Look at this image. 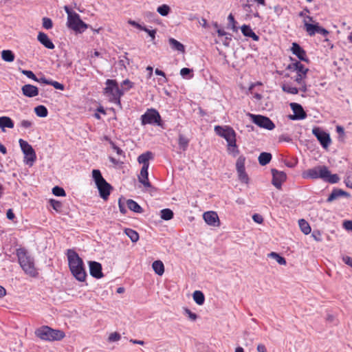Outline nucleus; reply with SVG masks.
<instances>
[{
  "label": "nucleus",
  "instance_id": "16",
  "mask_svg": "<svg viewBox=\"0 0 352 352\" xmlns=\"http://www.w3.org/2000/svg\"><path fill=\"white\" fill-rule=\"evenodd\" d=\"M23 96L28 98H33L38 95L39 91L37 87L31 84H26L21 87Z\"/></svg>",
  "mask_w": 352,
  "mask_h": 352
},
{
  "label": "nucleus",
  "instance_id": "9",
  "mask_svg": "<svg viewBox=\"0 0 352 352\" xmlns=\"http://www.w3.org/2000/svg\"><path fill=\"white\" fill-rule=\"evenodd\" d=\"M329 173V170L325 166H318L307 170L302 173L303 178L318 179L325 178Z\"/></svg>",
  "mask_w": 352,
  "mask_h": 352
},
{
  "label": "nucleus",
  "instance_id": "23",
  "mask_svg": "<svg viewBox=\"0 0 352 352\" xmlns=\"http://www.w3.org/2000/svg\"><path fill=\"white\" fill-rule=\"evenodd\" d=\"M168 43L173 50L177 51L181 53L185 52L184 45L178 41H177L176 39L173 38H170L168 39Z\"/></svg>",
  "mask_w": 352,
  "mask_h": 352
},
{
  "label": "nucleus",
  "instance_id": "20",
  "mask_svg": "<svg viewBox=\"0 0 352 352\" xmlns=\"http://www.w3.org/2000/svg\"><path fill=\"white\" fill-rule=\"evenodd\" d=\"M148 166H142L140 170V175L138 176V179L140 183H142L145 187H151V184L148 180Z\"/></svg>",
  "mask_w": 352,
  "mask_h": 352
},
{
  "label": "nucleus",
  "instance_id": "54",
  "mask_svg": "<svg viewBox=\"0 0 352 352\" xmlns=\"http://www.w3.org/2000/svg\"><path fill=\"white\" fill-rule=\"evenodd\" d=\"M121 338V336L120 333L117 332L112 333L109 336V342H116L118 341Z\"/></svg>",
  "mask_w": 352,
  "mask_h": 352
},
{
  "label": "nucleus",
  "instance_id": "62",
  "mask_svg": "<svg viewBox=\"0 0 352 352\" xmlns=\"http://www.w3.org/2000/svg\"><path fill=\"white\" fill-rule=\"evenodd\" d=\"M20 125L21 127L25 129L30 128L32 125V123L30 120H23L21 122Z\"/></svg>",
  "mask_w": 352,
  "mask_h": 352
},
{
  "label": "nucleus",
  "instance_id": "18",
  "mask_svg": "<svg viewBox=\"0 0 352 352\" xmlns=\"http://www.w3.org/2000/svg\"><path fill=\"white\" fill-rule=\"evenodd\" d=\"M37 39L40 42V43H41L46 48L50 50L54 49L55 46L54 43L45 33L43 32H38Z\"/></svg>",
  "mask_w": 352,
  "mask_h": 352
},
{
  "label": "nucleus",
  "instance_id": "22",
  "mask_svg": "<svg viewBox=\"0 0 352 352\" xmlns=\"http://www.w3.org/2000/svg\"><path fill=\"white\" fill-rule=\"evenodd\" d=\"M153 158V154L151 151H146L138 157V162L142 164V166H149V160Z\"/></svg>",
  "mask_w": 352,
  "mask_h": 352
},
{
  "label": "nucleus",
  "instance_id": "40",
  "mask_svg": "<svg viewBox=\"0 0 352 352\" xmlns=\"http://www.w3.org/2000/svg\"><path fill=\"white\" fill-rule=\"evenodd\" d=\"M245 157L243 155H241L238 157L236 162V171L245 170Z\"/></svg>",
  "mask_w": 352,
  "mask_h": 352
},
{
  "label": "nucleus",
  "instance_id": "44",
  "mask_svg": "<svg viewBox=\"0 0 352 352\" xmlns=\"http://www.w3.org/2000/svg\"><path fill=\"white\" fill-rule=\"evenodd\" d=\"M283 90L285 92H287L288 94H297L298 93V89L294 87H292L288 84L283 85L282 87Z\"/></svg>",
  "mask_w": 352,
  "mask_h": 352
},
{
  "label": "nucleus",
  "instance_id": "50",
  "mask_svg": "<svg viewBox=\"0 0 352 352\" xmlns=\"http://www.w3.org/2000/svg\"><path fill=\"white\" fill-rule=\"evenodd\" d=\"M133 86V82H131L129 80L126 79L123 80L122 83V90L128 91L129 89L132 88Z\"/></svg>",
  "mask_w": 352,
  "mask_h": 352
},
{
  "label": "nucleus",
  "instance_id": "33",
  "mask_svg": "<svg viewBox=\"0 0 352 352\" xmlns=\"http://www.w3.org/2000/svg\"><path fill=\"white\" fill-rule=\"evenodd\" d=\"M36 115L40 118H45L48 114L47 108L43 105H38L34 108Z\"/></svg>",
  "mask_w": 352,
  "mask_h": 352
},
{
  "label": "nucleus",
  "instance_id": "5",
  "mask_svg": "<svg viewBox=\"0 0 352 352\" xmlns=\"http://www.w3.org/2000/svg\"><path fill=\"white\" fill-rule=\"evenodd\" d=\"M106 85L104 92L111 96L110 100L116 104H120V97L124 94V90L119 88L115 80H107Z\"/></svg>",
  "mask_w": 352,
  "mask_h": 352
},
{
  "label": "nucleus",
  "instance_id": "31",
  "mask_svg": "<svg viewBox=\"0 0 352 352\" xmlns=\"http://www.w3.org/2000/svg\"><path fill=\"white\" fill-rule=\"evenodd\" d=\"M272 160V155L270 153L263 152L258 156V162L261 166H265L270 163Z\"/></svg>",
  "mask_w": 352,
  "mask_h": 352
},
{
  "label": "nucleus",
  "instance_id": "17",
  "mask_svg": "<svg viewBox=\"0 0 352 352\" xmlns=\"http://www.w3.org/2000/svg\"><path fill=\"white\" fill-rule=\"evenodd\" d=\"M292 53L296 55L300 60L308 62L309 60L306 55V52L297 43H293L291 48Z\"/></svg>",
  "mask_w": 352,
  "mask_h": 352
},
{
  "label": "nucleus",
  "instance_id": "1",
  "mask_svg": "<svg viewBox=\"0 0 352 352\" xmlns=\"http://www.w3.org/2000/svg\"><path fill=\"white\" fill-rule=\"evenodd\" d=\"M67 256L69 267L74 278L80 282H84L87 273L84 267L83 261L74 250H67Z\"/></svg>",
  "mask_w": 352,
  "mask_h": 352
},
{
  "label": "nucleus",
  "instance_id": "45",
  "mask_svg": "<svg viewBox=\"0 0 352 352\" xmlns=\"http://www.w3.org/2000/svg\"><path fill=\"white\" fill-rule=\"evenodd\" d=\"M50 203L54 210H55L58 212H61L63 204L60 201L55 199H50Z\"/></svg>",
  "mask_w": 352,
  "mask_h": 352
},
{
  "label": "nucleus",
  "instance_id": "60",
  "mask_svg": "<svg viewBox=\"0 0 352 352\" xmlns=\"http://www.w3.org/2000/svg\"><path fill=\"white\" fill-rule=\"evenodd\" d=\"M144 29L146 30L144 31L148 33V34L151 36V41L154 42V40L155 38L156 30H149L146 27Z\"/></svg>",
  "mask_w": 352,
  "mask_h": 352
},
{
  "label": "nucleus",
  "instance_id": "61",
  "mask_svg": "<svg viewBox=\"0 0 352 352\" xmlns=\"http://www.w3.org/2000/svg\"><path fill=\"white\" fill-rule=\"evenodd\" d=\"M217 34L219 36H226V39L231 40V35L226 32L223 30L217 29Z\"/></svg>",
  "mask_w": 352,
  "mask_h": 352
},
{
  "label": "nucleus",
  "instance_id": "24",
  "mask_svg": "<svg viewBox=\"0 0 352 352\" xmlns=\"http://www.w3.org/2000/svg\"><path fill=\"white\" fill-rule=\"evenodd\" d=\"M242 34L247 37L252 38L254 41H257L259 39L257 36L249 25H243L241 28Z\"/></svg>",
  "mask_w": 352,
  "mask_h": 352
},
{
  "label": "nucleus",
  "instance_id": "8",
  "mask_svg": "<svg viewBox=\"0 0 352 352\" xmlns=\"http://www.w3.org/2000/svg\"><path fill=\"white\" fill-rule=\"evenodd\" d=\"M67 25L76 33H82L89 28V25L81 20L78 14H74L72 17L68 19Z\"/></svg>",
  "mask_w": 352,
  "mask_h": 352
},
{
  "label": "nucleus",
  "instance_id": "38",
  "mask_svg": "<svg viewBox=\"0 0 352 352\" xmlns=\"http://www.w3.org/2000/svg\"><path fill=\"white\" fill-rule=\"evenodd\" d=\"M268 256L274 258L280 265H286L287 263L285 258L276 252H272L268 254Z\"/></svg>",
  "mask_w": 352,
  "mask_h": 352
},
{
  "label": "nucleus",
  "instance_id": "7",
  "mask_svg": "<svg viewBox=\"0 0 352 352\" xmlns=\"http://www.w3.org/2000/svg\"><path fill=\"white\" fill-rule=\"evenodd\" d=\"M214 131L218 135L226 140L228 146H232L231 144H234V142H236V133L232 127L229 126H215Z\"/></svg>",
  "mask_w": 352,
  "mask_h": 352
},
{
  "label": "nucleus",
  "instance_id": "37",
  "mask_svg": "<svg viewBox=\"0 0 352 352\" xmlns=\"http://www.w3.org/2000/svg\"><path fill=\"white\" fill-rule=\"evenodd\" d=\"M125 234L130 238L132 242H137L139 239L138 233L132 229H125Z\"/></svg>",
  "mask_w": 352,
  "mask_h": 352
},
{
  "label": "nucleus",
  "instance_id": "30",
  "mask_svg": "<svg viewBox=\"0 0 352 352\" xmlns=\"http://www.w3.org/2000/svg\"><path fill=\"white\" fill-rule=\"evenodd\" d=\"M127 207L132 211L137 213H142L143 210L141 206L133 199H128L126 201Z\"/></svg>",
  "mask_w": 352,
  "mask_h": 352
},
{
  "label": "nucleus",
  "instance_id": "28",
  "mask_svg": "<svg viewBox=\"0 0 352 352\" xmlns=\"http://www.w3.org/2000/svg\"><path fill=\"white\" fill-rule=\"evenodd\" d=\"M189 139L186 137L184 135L179 133V138H178V144L179 146V148L182 149L183 151H186L188 144H189Z\"/></svg>",
  "mask_w": 352,
  "mask_h": 352
},
{
  "label": "nucleus",
  "instance_id": "55",
  "mask_svg": "<svg viewBox=\"0 0 352 352\" xmlns=\"http://www.w3.org/2000/svg\"><path fill=\"white\" fill-rule=\"evenodd\" d=\"M128 23L140 30H142V31L146 30L144 29L146 28L145 26L142 25L141 24L138 23V22H136L133 20H131V19L129 20Z\"/></svg>",
  "mask_w": 352,
  "mask_h": 352
},
{
  "label": "nucleus",
  "instance_id": "12",
  "mask_svg": "<svg viewBox=\"0 0 352 352\" xmlns=\"http://www.w3.org/2000/svg\"><path fill=\"white\" fill-rule=\"evenodd\" d=\"M290 107L294 112V115L289 116L292 120H303L307 118V113L301 104L296 102L290 103Z\"/></svg>",
  "mask_w": 352,
  "mask_h": 352
},
{
  "label": "nucleus",
  "instance_id": "48",
  "mask_svg": "<svg viewBox=\"0 0 352 352\" xmlns=\"http://www.w3.org/2000/svg\"><path fill=\"white\" fill-rule=\"evenodd\" d=\"M232 146H228V151L230 154H232L234 157H236L239 153V150L236 145V143L231 144Z\"/></svg>",
  "mask_w": 352,
  "mask_h": 352
},
{
  "label": "nucleus",
  "instance_id": "52",
  "mask_svg": "<svg viewBox=\"0 0 352 352\" xmlns=\"http://www.w3.org/2000/svg\"><path fill=\"white\" fill-rule=\"evenodd\" d=\"M110 144L118 155H122L124 158L125 157L124 153L120 148L117 146L112 141H110Z\"/></svg>",
  "mask_w": 352,
  "mask_h": 352
},
{
  "label": "nucleus",
  "instance_id": "3",
  "mask_svg": "<svg viewBox=\"0 0 352 352\" xmlns=\"http://www.w3.org/2000/svg\"><path fill=\"white\" fill-rule=\"evenodd\" d=\"M35 335L43 340L50 342L60 340L65 336L63 331L54 329L48 326H43L36 329Z\"/></svg>",
  "mask_w": 352,
  "mask_h": 352
},
{
  "label": "nucleus",
  "instance_id": "42",
  "mask_svg": "<svg viewBox=\"0 0 352 352\" xmlns=\"http://www.w3.org/2000/svg\"><path fill=\"white\" fill-rule=\"evenodd\" d=\"M33 154H26L25 155V162L26 164L29 166H32L33 163L35 162L36 159V153L33 151Z\"/></svg>",
  "mask_w": 352,
  "mask_h": 352
},
{
  "label": "nucleus",
  "instance_id": "21",
  "mask_svg": "<svg viewBox=\"0 0 352 352\" xmlns=\"http://www.w3.org/2000/svg\"><path fill=\"white\" fill-rule=\"evenodd\" d=\"M342 196H345V197H349L350 196V195L347 192H346L342 189H339V188L333 189V191L331 192V193L330 194V195L329 196V197L327 198V201L331 202Z\"/></svg>",
  "mask_w": 352,
  "mask_h": 352
},
{
  "label": "nucleus",
  "instance_id": "43",
  "mask_svg": "<svg viewBox=\"0 0 352 352\" xmlns=\"http://www.w3.org/2000/svg\"><path fill=\"white\" fill-rule=\"evenodd\" d=\"M237 173H238L239 179L240 180L241 182L245 183V184H248L249 177L248 175V174L246 173L245 170H238Z\"/></svg>",
  "mask_w": 352,
  "mask_h": 352
},
{
  "label": "nucleus",
  "instance_id": "19",
  "mask_svg": "<svg viewBox=\"0 0 352 352\" xmlns=\"http://www.w3.org/2000/svg\"><path fill=\"white\" fill-rule=\"evenodd\" d=\"M305 30L307 34L310 36H314L316 33H318L320 25L318 23H309L307 20H303Z\"/></svg>",
  "mask_w": 352,
  "mask_h": 352
},
{
  "label": "nucleus",
  "instance_id": "34",
  "mask_svg": "<svg viewBox=\"0 0 352 352\" xmlns=\"http://www.w3.org/2000/svg\"><path fill=\"white\" fill-rule=\"evenodd\" d=\"M192 297L195 302L199 305H201L204 304L205 300V297L204 294L201 291H195L192 294Z\"/></svg>",
  "mask_w": 352,
  "mask_h": 352
},
{
  "label": "nucleus",
  "instance_id": "53",
  "mask_svg": "<svg viewBox=\"0 0 352 352\" xmlns=\"http://www.w3.org/2000/svg\"><path fill=\"white\" fill-rule=\"evenodd\" d=\"M344 183L347 187L352 188V172L348 173L346 174Z\"/></svg>",
  "mask_w": 352,
  "mask_h": 352
},
{
  "label": "nucleus",
  "instance_id": "39",
  "mask_svg": "<svg viewBox=\"0 0 352 352\" xmlns=\"http://www.w3.org/2000/svg\"><path fill=\"white\" fill-rule=\"evenodd\" d=\"M324 181L327 182L330 184H336L339 182L340 178L336 174H331L330 171L329 170V173L327 175V177L325 178L322 179Z\"/></svg>",
  "mask_w": 352,
  "mask_h": 352
},
{
  "label": "nucleus",
  "instance_id": "32",
  "mask_svg": "<svg viewBox=\"0 0 352 352\" xmlns=\"http://www.w3.org/2000/svg\"><path fill=\"white\" fill-rule=\"evenodd\" d=\"M1 58L4 61L12 62L14 60V54L11 50H5L1 52Z\"/></svg>",
  "mask_w": 352,
  "mask_h": 352
},
{
  "label": "nucleus",
  "instance_id": "15",
  "mask_svg": "<svg viewBox=\"0 0 352 352\" xmlns=\"http://www.w3.org/2000/svg\"><path fill=\"white\" fill-rule=\"evenodd\" d=\"M89 272L91 276L96 278H100L103 277L102 272V265L96 261H89Z\"/></svg>",
  "mask_w": 352,
  "mask_h": 352
},
{
  "label": "nucleus",
  "instance_id": "4",
  "mask_svg": "<svg viewBox=\"0 0 352 352\" xmlns=\"http://www.w3.org/2000/svg\"><path fill=\"white\" fill-rule=\"evenodd\" d=\"M92 177L99 190L100 196L104 200L107 199L112 186L103 178L99 170H93Z\"/></svg>",
  "mask_w": 352,
  "mask_h": 352
},
{
  "label": "nucleus",
  "instance_id": "36",
  "mask_svg": "<svg viewBox=\"0 0 352 352\" xmlns=\"http://www.w3.org/2000/svg\"><path fill=\"white\" fill-rule=\"evenodd\" d=\"M173 212L168 208L163 209L160 211V217L162 219L168 221L173 218Z\"/></svg>",
  "mask_w": 352,
  "mask_h": 352
},
{
  "label": "nucleus",
  "instance_id": "6",
  "mask_svg": "<svg viewBox=\"0 0 352 352\" xmlns=\"http://www.w3.org/2000/svg\"><path fill=\"white\" fill-rule=\"evenodd\" d=\"M141 123L142 125L156 124L162 126V122L159 112L155 109H148L141 116Z\"/></svg>",
  "mask_w": 352,
  "mask_h": 352
},
{
  "label": "nucleus",
  "instance_id": "59",
  "mask_svg": "<svg viewBox=\"0 0 352 352\" xmlns=\"http://www.w3.org/2000/svg\"><path fill=\"white\" fill-rule=\"evenodd\" d=\"M342 226L345 230L348 231H352V220L344 221L343 222Z\"/></svg>",
  "mask_w": 352,
  "mask_h": 352
},
{
  "label": "nucleus",
  "instance_id": "14",
  "mask_svg": "<svg viewBox=\"0 0 352 352\" xmlns=\"http://www.w3.org/2000/svg\"><path fill=\"white\" fill-rule=\"evenodd\" d=\"M203 218L206 223L211 226L217 227L220 225L218 214L214 211H208L204 213Z\"/></svg>",
  "mask_w": 352,
  "mask_h": 352
},
{
  "label": "nucleus",
  "instance_id": "47",
  "mask_svg": "<svg viewBox=\"0 0 352 352\" xmlns=\"http://www.w3.org/2000/svg\"><path fill=\"white\" fill-rule=\"evenodd\" d=\"M42 25L43 28L46 30L52 29L53 27V22L51 19L47 17H43L42 19Z\"/></svg>",
  "mask_w": 352,
  "mask_h": 352
},
{
  "label": "nucleus",
  "instance_id": "29",
  "mask_svg": "<svg viewBox=\"0 0 352 352\" xmlns=\"http://www.w3.org/2000/svg\"><path fill=\"white\" fill-rule=\"evenodd\" d=\"M154 272L159 276H162L164 272V265L161 261H155L152 264Z\"/></svg>",
  "mask_w": 352,
  "mask_h": 352
},
{
  "label": "nucleus",
  "instance_id": "51",
  "mask_svg": "<svg viewBox=\"0 0 352 352\" xmlns=\"http://www.w3.org/2000/svg\"><path fill=\"white\" fill-rule=\"evenodd\" d=\"M184 314L188 317V318L192 320L195 321L197 318V315L195 313H192L190 309L188 308L184 309Z\"/></svg>",
  "mask_w": 352,
  "mask_h": 352
},
{
  "label": "nucleus",
  "instance_id": "57",
  "mask_svg": "<svg viewBox=\"0 0 352 352\" xmlns=\"http://www.w3.org/2000/svg\"><path fill=\"white\" fill-rule=\"evenodd\" d=\"M50 85L53 86L55 89L58 90H63L65 87L63 84L57 82L50 80Z\"/></svg>",
  "mask_w": 352,
  "mask_h": 352
},
{
  "label": "nucleus",
  "instance_id": "35",
  "mask_svg": "<svg viewBox=\"0 0 352 352\" xmlns=\"http://www.w3.org/2000/svg\"><path fill=\"white\" fill-rule=\"evenodd\" d=\"M298 223H299V226H300V228L301 230V231L305 234H308L311 232V227L309 226V224L305 220V219H300L298 221Z\"/></svg>",
  "mask_w": 352,
  "mask_h": 352
},
{
  "label": "nucleus",
  "instance_id": "25",
  "mask_svg": "<svg viewBox=\"0 0 352 352\" xmlns=\"http://www.w3.org/2000/svg\"><path fill=\"white\" fill-rule=\"evenodd\" d=\"M289 69H293L296 71H297V74L301 73L304 74H307V72L309 71L308 68H306L304 65H302L299 61H296L295 63H292L288 67Z\"/></svg>",
  "mask_w": 352,
  "mask_h": 352
},
{
  "label": "nucleus",
  "instance_id": "10",
  "mask_svg": "<svg viewBox=\"0 0 352 352\" xmlns=\"http://www.w3.org/2000/svg\"><path fill=\"white\" fill-rule=\"evenodd\" d=\"M252 121L261 128L273 130L275 128L274 122L268 118L261 115L248 114Z\"/></svg>",
  "mask_w": 352,
  "mask_h": 352
},
{
  "label": "nucleus",
  "instance_id": "2",
  "mask_svg": "<svg viewBox=\"0 0 352 352\" xmlns=\"http://www.w3.org/2000/svg\"><path fill=\"white\" fill-rule=\"evenodd\" d=\"M16 256L20 266L25 273L32 277H36L38 272L34 266V258L30 256L24 248H19L16 250Z\"/></svg>",
  "mask_w": 352,
  "mask_h": 352
},
{
  "label": "nucleus",
  "instance_id": "64",
  "mask_svg": "<svg viewBox=\"0 0 352 352\" xmlns=\"http://www.w3.org/2000/svg\"><path fill=\"white\" fill-rule=\"evenodd\" d=\"M311 236L314 237V239L316 241H322V236H321V233L320 231H314L312 232V234Z\"/></svg>",
  "mask_w": 352,
  "mask_h": 352
},
{
  "label": "nucleus",
  "instance_id": "11",
  "mask_svg": "<svg viewBox=\"0 0 352 352\" xmlns=\"http://www.w3.org/2000/svg\"><path fill=\"white\" fill-rule=\"evenodd\" d=\"M312 133L316 137L324 148H327L329 146L331 143V140L329 133L319 127H314L312 129Z\"/></svg>",
  "mask_w": 352,
  "mask_h": 352
},
{
  "label": "nucleus",
  "instance_id": "27",
  "mask_svg": "<svg viewBox=\"0 0 352 352\" xmlns=\"http://www.w3.org/2000/svg\"><path fill=\"white\" fill-rule=\"evenodd\" d=\"M20 147L24 153V155L26 154H33V151H34L32 148V146L26 141L20 139L19 140Z\"/></svg>",
  "mask_w": 352,
  "mask_h": 352
},
{
  "label": "nucleus",
  "instance_id": "26",
  "mask_svg": "<svg viewBox=\"0 0 352 352\" xmlns=\"http://www.w3.org/2000/svg\"><path fill=\"white\" fill-rule=\"evenodd\" d=\"M12 129L14 127V122L8 116L0 117V128L4 131V128Z\"/></svg>",
  "mask_w": 352,
  "mask_h": 352
},
{
  "label": "nucleus",
  "instance_id": "46",
  "mask_svg": "<svg viewBox=\"0 0 352 352\" xmlns=\"http://www.w3.org/2000/svg\"><path fill=\"white\" fill-rule=\"evenodd\" d=\"M52 193L57 197H65L66 195L65 190L58 186L52 188Z\"/></svg>",
  "mask_w": 352,
  "mask_h": 352
},
{
  "label": "nucleus",
  "instance_id": "56",
  "mask_svg": "<svg viewBox=\"0 0 352 352\" xmlns=\"http://www.w3.org/2000/svg\"><path fill=\"white\" fill-rule=\"evenodd\" d=\"M228 19L229 21V23L230 25L232 26V30L233 31H236V21L234 18V16L232 14H230L228 16Z\"/></svg>",
  "mask_w": 352,
  "mask_h": 352
},
{
  "label": "nucleus",
  "instance_id": "58",
  "mask_svg": "<svg viewBox=\"0 0 352 352\" xmlns=\"http://www.w3.org/2000/svg\"><path fill=\"white\" fill-rule=\"evenodd\" d=\"M306 75H307V74H301V73L297 74V76H296V77L295 78V80H295L298 84L303 83V82H305L304 79L305 78Z\"/></svg>",
  "mask_w": 352,
  "mask_h": 352
},
{
  "label": "nucleus",
  "instance_id": "41",
  "mask_svg": "<svg viewBox=\"0 0 352 352\" xmlns=\"http://www.w3.org/2000/svg\"><path fill=\"white\" fill-rule=\"evenodd\" d=\"M170 10V7L166 4H163L159 6L157 9V12L163 16H167L169 14Z\"/></svg>",
  "mask_w": 352,
  "mask_h": 352
},
{
  "label": "nucleus",
  "instance_id": "49",
  "mask_svg": "<svg viewBox=\"0 0 352 352\" xmlns=\"http://www.w3.org/2000/svg\"><path fill=\"white\" fill-rule=\"evenodd\" d=\"M21 72L26 76L28 78H30L33 80L34 81L37 80V77L35 76V74L30 70H25V69H21Z\"/></svg>",
  "mask_w": 352,
  "mask_h": 352
},
{
  "label": "nucleus",
  "instance_id": "63",
  "mask_svg": "<svg viewBox=\"0 0 352 352\" xmlns=\"http://www.w3.org/2000/svg\"><path fill=\"white\" fill-rule=\"evenodd\" d=\"M118 206L121 213L126 214V209L124 206V203L122 201V199H119L118 200Z\"/></svg>",
  "mask_w": 352,
  "mask_h": 352
},
{
  "label": "nucleus",
  "instance_id": "13",
  "mask_svg": "<svg viewBox=\"0 0 352 352\" xmlns=\"http://www.w3.org/2000/svg\"><path fill=\"white\" fill-rule=\"evenodd\" d=\"M271 171L272 174V184L277 189H280L282 184L286 180V174L283 171H278L274 168H272Z\"/></svg>",
  "mask_w": 352,
  "mask_h": 352
}]
</instances>
